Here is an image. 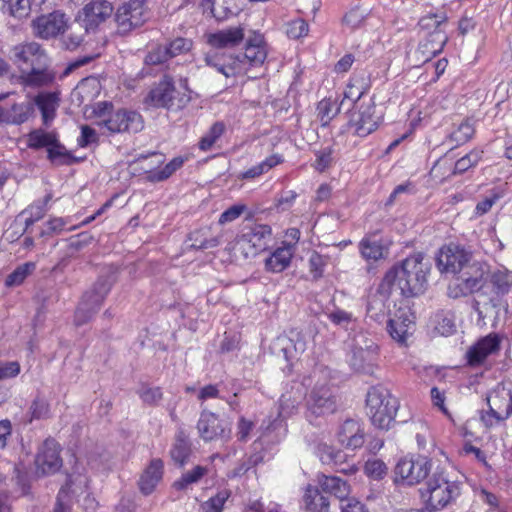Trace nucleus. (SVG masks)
Returning a JSON list of instances; mask_svg holds the SVG:
<instances>
[{"label": "nucleus", "instance_id": "14", "mask_svg": "<svg viewBox=\"0 0 512 512\" xmlns=\"http://www.w3.org/2000/svg\"><path fill=\"white\" fill-rule=\"evenodd\" d=\"M380 119L381 116L377 114L375 104L369 101L362 103L352 112L348 126L354 135L366 137L377 129Z\"/></svg>", "mask_w": 512, "mask_h": 512}, {"label": "nucleus", "instance_id": "9", "mask_svg": "<svg viewBox=\"0 0 512 512\" xmlns=\"http://www.w3.org/2000/svg\"><path fill=\"white\" fill-rule=\"evenodd\" d=\"M378 350V345L373 339H366L363 336L355 339L350 357L351 367L355 371L372 374L377 365Z\"/></svg>", "mask_w": 512, "mask_h": 512}, {"label": "nucleus", "instance_id": "45", "mask_svg": "<svg viewBox=\"0 0 512 512\" xmlns=\"http://www.w3.org/2000/svg\"><path fill=\"white\" fill-rule=\"evenodd\" d=\"M208 472L206 467L203 466H195L192 470L184 473L180 479L174 482V488L178 490L186 489L189 485L195 484L200 481V479L206 475Z\"/></svg>", "mask_w": 512, "mask_h": 512}, {"label": "nucleus", "instance_id": "22", "mask_svg": "<svg viewBox=\"0 0 512 512\" xmlns=\"http://www.w3.org/2000/svg\"><path fill=\"white\" fill-rule=\"evenodd\" d=\"M204 61L207 66L215 69L226 78L235 76L242 71L241 64L243 60L238 56L234 57L233 55L214 53L206 55Z\"/></svg>", "mask_w": 512, "mask_h": 512}, {"label": "nucleus", "instance_id": "5", "mask_svg": "<svg viewBox=\"0 0 512 512\" xmlns=\"http://www.w3.org/2000/svg\"><path fill=\"white\" fill-rule=\"evenodd\" d=\"M392 276L383 277L376 292L370 297L367 314L368 316L377 321L382 322L385 316H390V312L399 306V296L394 292L389 282Z\"/></svg>", "mask_w": 512, "mask_h": 512}, {"label": "nucleus", "instance_id": "39", "mask_svg": "<svg viewBox=\"0 0 512 512\" xmlns=\"http://www.w3.org/2000/svg\"><path fill=\"white\" fill-rule=\"evenodd\" d=\"M317 453L323 464L339 467L345 462L346 455L327 444H319Z\"/></svg>", "mask_w": 512, "mask_h": 512}, {"label": "nucleus", "instance_id": "15", "mask_svg": "<svg viewBox=\"0 0 512 512\" xmlns=\"http://www.w3.org/2000/svg\"><path fill=\"white\" fill-rule=\"evenodd\" d=\"M336 410L335 398L326 384H316L307 398V418H316L332 414Z\"/></svg>", "mask_w": 512, "mask_h": 512}, {"label": "nucleus", "instance_id": "4", "mask_svg": "<svg viewBox=\"0 0 512 512\" xmlns=\"http://www.w3.org/2000/svg\"><path fill=\"white\" fill-rule=\"evenodd\" d=\"M366 405L373 425L389 429L399 407L397 398L383 387H372L367 393Z\"/></svg>", "mask_w": 512, "mask_h": 512}, {"label": "nucleus", "instance_id": "46", "mask_svg": "<svg viewBox=\"0 0 512 512\" xmlns=\"http://www.w3.org/2000/svg\"><path fill=\"white\" fill-rule=\"evenodd\" d=\"M230 496V490H220L214 497L209 498L207 501L201 504L200 512H222L224 504L230 498Z\"/></svg>", "mask_w": 512, "mask_h": 512}, {"label": "nucleus", "instance_id": "10", "mask_svg": "<svg viewBox=\"0 0 512 512\" xmlns=\"http://www.w3.org/2000/svg\"><path fill=\"white\" fill-rule=\"evenodd\" d=\"M113 13L111 3L106 0H91L77 14L76 22L86 33L93 32L105 23Z\"/></svg>", "mask_w": 512, "mask_h": 512}, {"label": "nucleus", "instance_id": "47", "mask_svg": "<svg viewBox=\"0 0 512 512\" xmlns=\"http://www.w3.org/2000/svg\"><path fill=\"white\" fill-rule=\"evenodd\" d=\"M266 227L267 226H246L247 231L241 235L238 243L246 242L251 244L252 247H260L265 234L270 233V231L264 229Z\"/></svg>", "mask_w": 512, "mask_h": 512}, {"label": "nucleus", "instance_id": "44", "mask_svg": "<svg viewBox=\"0 0 512 512\" xmlns=\"http://www.w3.org/2000/svg\"><path fill=\"white\" fill-rule=\"evenodd\" d=\"M3 2L2 9L17 19H24L31 13L32 0H1Z\"/></svg>", "mask_w": 512, "mask_h": 512}, {"label": "nucleus", "instance_id": "53", "mask_svg": "<svg viewBox=\"0 0 512 512\" xmlns=\"http://www.w3.org/2000/svg\"><path fill=\"white\" fill-rule=\"evenodd\" d=\"M32 113L30 104H15L11 107L8 119L13 124H22L26 122Z\"/></svg>", "mask_w": 512, "mask_h": 512}, {"label": "nucleus", "instance_id": "25", "mask_svg": "<svg viewBox=\"0 0 512 512\" xmlns=\"http://www.w3.org/2000/svg\"><path fill=\"white\" fill-rule=\"evenodd\" d=\"M293 244L289 242H282V245L277 247L265 259V269L271 273H280L287 269L294 256Z\"/></svg>", "mask_w": 512, "mask_h": 512}, {"label": "nucleus", "instance_id": "32", "mask_svg": "<svg viewBox=\"0 0 512 512\" xmlns=\"http://www.w3.org/2000/svg\"><path fill=\"white\" fill-rule=\"evenodd\" d=\"M328 499L315 487L308 486L303 495V508L306 512H327Z\"/></svg>", "mask_w": 512, "mask_h": 512}, {"label": "nucleus", "instance_id": "55", "mask_svg": "<svg viewBox=\"0 0 512 512\" xmlns=\"http://www.w3.org/2000/svg\"><path fill=\"white\" fill-rule=\"evenodd\" d=\"M365 473L374 480L383 479L388 471L386 464L380 459H370L365 463Z\"/></svg>", "mask_w": 512, "mask_h": 512}, {"label": "nucleus", "instance_id": "59", "mask_svg": "<svg viewBox=\"0 0 512 512\" xmlns=\"http://www.w3.org/2000/svg\"><path fill=\"white\" fill-rule=\"evenodd\" d=\"M496 304L491 298L486 299L483 293H480L472 301V308L477 312L479 320H484L490 308H494Z\"/></svg>", "mask_w": 512, "mask_h": 512}, {"label": "nucleus", "instance_id": "56", "mask_svg": "<svg viewBox=\"0 0 512 512\" xmlns=\"http://www.w3.org/2000/svg\"><path fill=\"white\" fill-rule=\"evenodd\" d=\"M171 59L167 45H157L152 48L145 57V63L149 65L162 64Z\"/></svg>", "mask_w": 512, "mask_h": 512}, {"label": "nucleus", "instance_id": "7", "mask_svg": "<svg viewBox=\"0 0 512 512\" xmlns=\"http://www.w3.org/2000/svg\"><path fill=\"white\" fill-rule=\"evenodd\" d=\"M414 330L415 315L408 304L401 300L394 312H390L387 331L393 340L404 345L412 336Z\"/></svg>", "mask_w": 512, "mask_h": 512}, {"label": "nucleus", "instance_id": "36", "mask_svg": "<svg viewBox=\"0 0 512 512\" xmlns=\"http://www.w3.org/2000/svg\"><path fill=\"white\" fill-rule=\"evenodd\" d=\"M209 236V226H202L196 229L189 236V240L191 241V247L196 249H209L216 247L219 244L218 238Z\"/></svg>", "mask_w": 512, "mask_h": 512}, {"label": "nucleus", "instance_id": "26", "mask_svg": "<svg viewBox=\"0 0 512 512\" xmlns=\"http://www.w3.org/2000/svg\"><path fill=\"white\" fill-rule=\"evenodd\" d=\"M337 437L346 448L357 449L364 444V431L356 420H346L341 425Z\"/></svg>", "mask_w": 512, "mask_h": 512}, {"label": "nucleus", "instance_id": "54", "mask_svg": "<svg viewBox=\"0 0 512 512\" xmlns=\"http://www.w3.org/2000/svg\"><path fill=\"white\" fill-rule=\"evenodd\" d=\"M50 199L49 196L46 197L45 202H38L31 206H29L27 209H25L21 216L24 218V224H33L34 222L39 221L44 213H45V203Z\"/></svg>", "mask_w": 512, "mask_h": 512}, {"label": "nucleus", "instance_id": "30", "mask_svg": "<svg viewBox=\"0 0 512 512\" xmlns=\"http://www.w3.org/2000/svg\"><path fill=\"white\" fill-rule=\"evenodd\" d=\"M267 57L264 37L260 33H254L246 44L243 59L253 66L261 65Z\"/></svg>", "mask_w": 512, "mask_h": 512}, {"label": "nucleus", "instance_id": "51", "mask_svg": "<svg viewBox=\"0 0 512 512\" xmlns=\"http://www.w3.org/2000/svg\"><path fill=\"white\" fill-rule=\"evenodd\" d=\"M225 126L221 122H216L212 125L209 132L202 137V139L199 142V147L203 151H207L210 149L213 144L217 141V139L220 138V136L224 133Z\"/></svg>", "mask_w": 512, "mask_h": 512}, {"label": "nucleus", "instance_id": "57", "mask_svg": "<svg viewBox=\"0 0 512 512\" xmlns=\"http://www.w3.org/2000/svg\"><path fill=\"white\" fill-rule=\"evenodd\" d=\"M368 13L360 7L352 8L343 17V23L351 29L359 28L365 21Z\"/></svg>", "mask_w": 512, "mask_h": 512}, {"label": "nucleus", "instance_id": "3", "mask_svg": "<svg viewBox=\"0 0 512 512\" xmlns=\"http://www.w3.org/2000/svg\"><path fill=\"white\" fill-rule=\"evenodd\" d=\"M489 409L480 412V421L487 429L505 422L512 415L511 383H498L486 397Z\"/></svg>", "mask_w": 512, "mask_h": 512}, {"label": "nucleus", "instance_id": "19", "mask_svg": "<svg viewBox=\"0 0 512 512\" xmlns=\"http://www.w3.org/2000/svg\"><path fill=\"white\" fill-rule=\"evenodd\" d=\"M501 338L496 333H490L480 338L466 353V358L471 366L483 364L486 359L495 355L500 350Z\"/></svg>", "mask_w": 512, "mask_h": 512}, {"label": "nucleus", "instance_id": "50", "mask_svg": "<svg viewBox=\"0 0 512 512\" xmlns=\"http://www.w3.org/2000/svg\"><path fill=\"white\" fill-rule=\"evenodd\" d=\"M337 112L335 104L329 99H323L318 103L317 116L323 126L328 125Z\"/></svg>", "mask_w": 512, "mask_h": 512}, {"label": "nucleus", "instance_id": "21", "mask_svg": "<svg viewBox=\"0 0 512 512\" xmlns=\"http://www.w3.org/2000/svg\"><path fill=\"white\" fill-rule=\"evenodd\" d=\"M436 34L438 36V41L435 39L427 38L420 42L418 47L409 55L410 61L414 64V66L425 64L441 52L444 44L447 41V36L445 34H441L440 32Z\"/></svg>", "mask_w": 512, "mask_h": 512}, {"label": "nucleus", "instance_id": "27", "mask_svg": "<svg viewBox=\"0 0 512 512\" xmlns=\"http://www.w3.org/2000/svg\"><path fill=\"white\" fill-rule=\"evenodd\" d=\"M244 39V29L240 26L230 27L212 33L208 36V43L218 49L232 48L239 45Z\"/></svg>", "mask_w": 512, "mask_h": 512}, {"label": "nucleus", "instance_id": "48", "mask_svg": "<svg viewBox=\"0 0 512 512\" xmlns=\"http://www.w3.org/2000/svg\"><path fill=\"white\" fill-rule=\"evenodd\" d=\"M73 485H74V481L72 479H70L66 483V485L60 489L58 496H57V502H56V505L54 508V512H66L67 511V509H68V500L67 499L69 497L70 492L74 495L78 494L79 492H82L81 486L73 487Z\"/></svg>", "mask_w": 512, "mask_h": 512}, {"label": "nucleus", "instance_id": "2", "mask_svg": "<svg viewBox=\"0 0 512 512\" xmlns=\"http://www.w3.org/2000/svg\"><path fill=\"white\" fill-rule=\"evenodd\" d=\"M461 494V482L445 468L437 469L421 489V497L429 510H441Z\"/></svg>", "mask_w": 512, "mask_h": 512}, {"label": "nucleus", "instance_id": "42", "mask_svg": "<svg viewBox=\"0 0 512 512\" xmlns=\"http://www.w3.org/2000/svg\"><path fill=\"white\" fill-rule=\"evenodd\" d=\"M36 269V264L34 262H26L18 267L10 273L5 279V285L7 287H14L21 285L25 279L31 275Z\"/></svg>", "mask_w": 512, "mask_h": 512}, {"label": "nucleus", "instance_id": "31", "mask_svg": "<svg viewBox=\"0 0 512 512\" xmlns=\"http://www.w3.org/2000/svg\"><path fill=\"white\" fill-rule=\"evenodd\" d=\"M149 97L157 107H170L175 98V88L170 77L165 76L159 84L151 90Z\"/></svg>", "mask_w": 512, "mask_h": 512}, {"label": "nucleus", "instance_id": "23", "mask_svg": "<svg viewBox=\"0 0 512 512\" xmlns=\"http://www.w3.org/2000/svg\"><path fill=\"white\" fill-rule=\"evenodd\" d=\"M143 7L140 2L135 1L120 6L116 12L115 18L118 27L123 31H129L132 28L142 25Z\"/></svg>", "mask_w": 512, "mask_h": 512}, {"label": "nucleus", "instance_id": "29", "mask_svg": "<svg viewBox=\"0 0 512 512\" xmlns=\"http://www.w3.org/2000/svg\"><path fill=\"white\" fill-rule=\"evenodd\" d=\"M59 94L57 92H41L34 98V103L41 111L43 124L49 126L59 107Z\"/></svg>", "mask_w": 512, "mask_h": 512}, {"label": "nucleus", "instance_id": "33", "mask_svg": "<svg viewBox=\"0 0 512 512\" xmlns=\"http://www.w3.org/2000/svg\"><path fill=\"white\" fill-rule=\"evenodd\" d=\"M446 20V13L440 11L423 16L419 21V26L424 30H432L427 38L435 39L438 41V36L436 33L440 32L441 34H445L442 30V26L446 23Z\"/></svg>", "mask_w": 512, "mask_h": 512}, {"label": "nucleus", "instance_id": "13", "mask_svg": "<svg viewBox=\"0 0 512 512\" xmlns=\"http://www.w3.org/2000/svg\"><path fill=\"white\" fill-rule=\"evenodd\" d=\"M68 27V18L61 11L42 14L31 22L32 33L35 37L49 40L63 34Z\"/></svg>", "mask_w": 512, "mask_h": 512}, {"label": "nucleus", "instance_id": "64", "mask_svg": "<svg viewBox=\"0 0 512 512\" xmlns=\"http://www.w3.org/2000/svg\"><path fill=\"white\" fill-rule=\"evenodd\" d=\"M451 164L448 163L446 160H438L435 165L430 170V175L434 179H439L440 181L444 180L445 178L449 177L452 174Z\"/></svg>", "mask_w": 512, "mask_h": 512}, {"label": "nucleus", "instance_id": "12", "mask_svg": "<svg viewBox=\"0 0 512 512\" xmlns=\"http://www.w3.org/2000/svg\"><path fill=\"white\" fill-rule=\"evenodd\" d=\"M110 291L106 281H98L92 289L87 291L75 312L76 325L87 323L99 310L102 302Z\"/></svg>", "mask_w": 512, "mask_h": 512}, {"label": "nucleus", "instance_id": "38", "mask_svg": "<svg viewBox=\"0 0 512 512\" xmlns=\"http://www.w3.org/2000/svg\"><path fill=\"white\" fill-rule=\"evenodd\" d=\"M170 454L172 459L181 466L188 461L191 454V447L189 440L184 433L180 432L177 435Z\"/></svg>", "mask_w": 512, "mask_h": 512}, {"label": "nucleus", "instance_id": "34", "mask_svg": "<svg viewBox=\"0 0 512 512\" xmlns=\"http://www.w3.org/2000/svg\"><path fill=\"white\" fill-rule=\"evenodd\" d=\"M320 485L325 492L335 495L343 502L349 495V485L346 481L336 476H323Z\"/></svg>", "mask_w": 512, "mask_h": 512}, {"label": "nucleus", "instance_id": "16", "mask_svg": "<svg viewBox=\"0 0 512 512\" xmlns=\"http://www.w3.org/2000/svg\"><path fill=\"white\" fill-rule=\"evenodd\" d=\"M12 53L21 70L50 64V58L46 51L34 41L16 45Z\"/></svg>", "mask_w": 512, "mask_h": 512}, {"label": "nucleus", "instance_id": "11", "mask_svg": "<svg viewBox=\"0 0 512 512\" xmlns=\"http://www.w3.org/2000/svg\"><path fill=\"white\" fill-rule=\"evenodd\" d=\"M98 125L111 134L137 133L144 127L142 116L139 113L125 109L110 113L107 117L98 121Z\"/></svg>", "mask_w": 512, "mask_h": 512}, {"label": "nucleus", "instance_id": "52", "mask_svg": "<svg viewBox=\"0 0 512 512\" xmlns=\"http://www.w3.org/2000/svg\"><path fill=\"white\" fill-rule=\"evenodd\" d=\"M504 196V191L501 188H495L489 191L485 198L477 203L476 212L479 215L487 213L492 206Z\"/></svg>", "mask_w": 512, "mask_h": 512}, {"label": "nucleus", "instance_id": "28", "mask_svg": "<svg viewBox=\"0 0 512 512\" xmlns=\"http://www.w3.org/2000/svg\"><path fill=\"white\" fill-rule=\"evenodd\" d=\"M163 476V462L154 459L142 473L139 479V488L144 495L151 494Z\"/></svg>", "mask_w": 512, "mask_h": 512}, {"label": "nucleus", "instance_id": "1", "mask_svg": "<svg viewBox=\"0 0 512 512\" xmlns=\"http://www.w3.org/2000/svg\"><path fill=\"white\" fill-rule=\"evenodd\" d=\"M429 272L430 265L423 254L415 253L394 265L384 277L392 276L389 284L399 298L415 297L425 291Z\"/></svg>", "mask_w": 512, "mask_h": 512}, {"label": "nucleus", "instance_id": "41", "mask_svg": "<svg viewBox=\"0 0 512 512\" xmlns=\"http://www.w3.org/2000/svg\"><path fill=\"white\" fill-rule=\"evenodd\" d=\"M48 159L57 165H69L74 162L71 153L59 142L58 137L47 150Z\"/></svg>", "mask_w": 512, "mask_h": 512}, {"label": "nucleus", "instance_id": "20", "mask_svg": "<svg viewBox=\"0 0 512 512\" xmlns=\"http://www.w3.org/2000/svg\"><path fill=\"white\" fill-rule=\"evenodd\" d=\"M487 273L486 266L482 263L470 264L462 271L460 293L453 294L454 297L478 292L484 287V276Z\"/></svg>", "mask_w": 512, "mask_h": 512}, {"label": "nucleus", "instance_id": "61", "mask_svg": "<svg viewBox=\"0 0 512 512\" xmlns=\"http://www.w3.org/2000/svg\"><path fill=\"white\" fill-rule=\"evenodd\" d=\"M192 45L193 43L190 39L177 37L167 45V48L171 58H173L189 52L192 48Z\"/></svg>", "mask_w": 512, "mask_h": 512}, {"label": "nucleus", "instance_id": "24", "mask_svg": "<svg viewBox=\"0 0 512 512\" xmlns=\"http://www.w3.org/2000/svg\"><path fill=\"white\" fill-rule=\"evenodd\" d=\"M56 73L50 68V64L22 69L20 74L21 83L27 87H43L52 84Z\"/></svg>", "mask_w": 512, "mask_h": 512}, {"label": "nucleus", "instance_id": "63", "mask_svg": "<svg viewBox=\"0 0 512 512\" xmlns=\"http://www.w3.org/2000/svg\"><path fill=\"white\" fill-rule=\"evenodd\" d=\"M308 24L303 19H296L287 24L286 34L293 39L307 35Z\"/></svg>", "mask_w": 512, "mask_h": 512}, {"label": "nucleus", "instance_id": "40", "mask_svg": "<svg viewBox=\"0 0 512 512\" xmlns=\"http://www.w3.org/2000/svg\"><path fill=\"white\" fill-rule=\"evenodd\" d=\"M281 345H282V352L284 354V357L286 360H290L295 358L296 356L302 354L306 348L307 343L303 336L300 334L296 335V339H279Z\"/></svg>", "mask_w": 512, "mask_h": 512}, {"label": "nucleus", "instance_id": "58", "mask_svg": "<svg viewBox=\"0 0 512 512\" xmlns=\"http://www.w3.org/2000/svg\"><path fill=\"white\" fill-rule=\"evenodd\" d=\"M481 158V152L472 151L460 158L455 164L452 174H461L467 171L472 166L476 165Z\"/></svg>", "mask_w": 512, "mask_h": 512}, {"label": "nucleus", "instance_id": "37", "mask_svg": "<svg viewBox=\"0 0 512 512\" xmlns=\"http://www.w3.org/2000/svg\"><path fill=\"white\" fill-rule=\"evenodd\" d=\"M57 133L43 129H35L28 134V146L33 149L48 148L55 143Z\"/></svg>", "mask_w": 512, "mask_h": 512}, {"label": "nucleus", "instance_id": "18", "mask_svg": "<svg viewBox=\"0 0 512 512\" xmlns=\"http://www.w3.org/2000/svg\"><path fill=\"white\" fill-rule=\"evenodd\" d=\"M37 473L49 475L57 472L62 466L60 447L53 439H47L39 448L35 459Z\"/></svg>", "mask_w": 512, "mask_h": 512}, {"label": "nucleus", "instance_id": "49", "mask_svg": "<svg viewBox=\"0 0 512 512\" xmlns=\"http://www.w3.org/2000/svg\"><path fill=\"white\" fill-rule=\"evenodd\" d=\"M243 213H246L244 219L245 221H251L253 219V213L248 211L244 204H237L224 211L220 216L219 222L220 224H223L226 222L235 221Z\"/></svg>", "mask_w": 512, "mask_h": 512}, {"label": "nucleus", "instance_id": "6", "mask_svg": "<svg viewBox=\"0 0 512 512\" xmlns=\"http://www.w3.org/2000/svg\"><path fill=\"white\" fill-rule=\"evenodd\" d=\"M431 461L425 456L401 458L394 469L397 484L413 486L423 481L431 471Z\"/></svg>", "mask_w": 512, "mask_h": 512}, {"label": "nucleus", "instance_id": "60", "mask_svg": "<svg viewBox=\"0 0 512 512\" xmlns=\"http://www.w3.org/2000/svg\"><path fill=\"white\" fill-rule=\"evenodd\" d=\"M474 134L473 126L468 122L461 123L456 130H454L450 138L457 145L464 144L472 138Z\"/></svg>", "mask_w": 512, "mask_h": 512}, {"label": "nucleus", "instance_id": "43", "mask_svg": "<svg viewBox=\"0 0 512 512\" xmlns=\"http://www.w3.org/2000/svg\"><path fill=\"white\" fill-rule=\"evenodd\" d=\"M201 6L218 20H224L234 14L233 8L228 6L225 0H202Z\"/></svg>", "mask_w": 512, "mask_h": 512}, {"label": "nucleus", "instance_id": "62", "mask_svg": "<svg viewBox=\"0 0 512 512\" xmlns=\"http://www.w3.org/2000/svg\"><path fill=\"white\" fill-rule=\"evenodd\" d=\"M435 330L442 336H449L456 331V326L452 316L448 314L438 315Z\"/></svg>", "mask_w": 512, "mask_h": 512}, {"label": "nucleus", "instance_id": "8", "mask_svg": "<svg viewBox=\"0 0 512 512\" xmlns=\"http://www.w3.org/2000/svg\"><path fill=\"white\" fill-rule=\"evenodd\" d=\"M471 259L470 251L458 244L450 243L440 248L436 265L441 273L456 274L466 269Z\"/></svg>", "mask_w": 512, "mask_h": 512}, {"label": "nucleus", "instance_id": "17", "mask_svg": "<svg viewBox=\"0 0 512 512\" xmlns=\"http://www.w3.org/2000/svg\"><path fill=\"white\" fill-rule=\"evenodd\" d=\"M197 429L204 441H212L214 439L229 440L231 437L229 422L208 411L201 413Z\"/></svg>", "mask_w": 512, "mask_h": 512}, {"label": "nucleus", "instance_id": "35", "mask_svg": "<svg viewBox=\"0 0 512 512\" xmlns=\"http://www.w3.org/2000/svg\"><path fill=\"white\" fill-rule=\"evenodd\" d=\"M387 247L376 236H368L360 243L361 254L365 259L378 260L384 256Z\"/></svg>", "mask_w": 512, "mask_h": 512}]
</instances>
